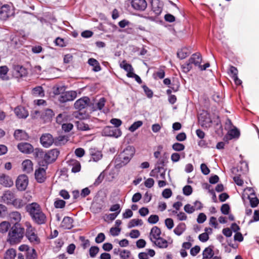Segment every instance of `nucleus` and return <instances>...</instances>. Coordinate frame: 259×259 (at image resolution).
Segmentation results:
<instances>
[{
    "label": "nucleus",
    "instance_id": "1",
    "mask_svg": "<svg viewBox=\"0 0 259 259\" xmlns=\"http://www.w3.org/2000/svg\"><path fill=\"white\" fill-rule=\"evenodd\" d=\"M26 210L29 213L32 221L37 225L46 223L47 218L42 211L40 206L36 202H32L26 206Z\"/></svg>",
    "mask_w": 259,
    "mask_h": 259
},
{
    "label": "nucleus",
    "instance_id": "2",
    "mask_svg": "<svg viewBox=\"0 0 259 259\" xmlns=\"http://www.w3.org/2000/svg\"><path fill=\"white\" fill-rule=\"evenodd\" d=\"M135 153L134 147L127 146L114 159L115 166L116 168H120L126 165L134 156Z\"/></svg>",
    "mask_w": 259,
    "mask_h": 259
},
{
    "label": "nucleus",
    "instance_id": "3",
    "mask_svg": "<svg viewBox=\"0 0 259 259\" xmlns=\"http://www.w3.org/2000/svg\"><path fill=\"white\" fill-rule=\"evenodd\" d=\"M24 230L23 228H12L9 232L7 241L11 245H15L20 243L24 236Z\"/></svg>",
    "mask_w": 259,
    "mask_h": 259
},
{
    "label": "nucleus",
    "instance_id": "4",
    "mask_svg": "<svg viewBox=\"0 0 259 259\" xmlns=\"http://www.w3.org/2000/svg\"><path fill=\"white\" fill-rule=\"evenodd\" d=\"M26 227L25 235L30 243L33 244H38L40 243V239L38 237L36 229L29 222H26L24 224Z\"/></svg>",
    "mask_w": 259,
    "mask_h": 259
},
{
    "label": "nucleus",
    "instance_id": "5",
    "mask_svg": "<svg viewBox=\"0 0 259 259\" xmlns=\"http://www.w3.org/2000/svg\"><path fill=\"white\" fill-rule=\"evenodd\" d=\"M121 131L119 128H115L112 126L105 127L102 132V134L104 136L113 137L117 138L121 136Z\"/></svg>",
    "mask_w": 259,
    "mask_h": 259
},
{
    "label": "nucleus",
    "instance_id": "6",
    "mask_svg": "<svg viewBox=\"0 0 259 259\" xmlns=\"http://www.w3.org/2000/svg\"><path fill=\"white\" fill-rule=\"evenodd\" d=\"M76 97L77 93L76 91H70L61 93L58 100L61 103H65L74 100Z\"/></svg>",
    "mask_w": 259,
    "mask_h": 259
},
{
    "label": "nucleus",
    "instance_id": "7",
    "mask_svg": "<svg viewBox=\"0 0 259 259\" xmlns=\"http://www.w3.org/2000/svg\"><path fill=\"white\" fill-rule=\"evenodd\" d=\"M28 184V179L27 176L22 175L19 176L16 182V186L17 189L19 191L25 190Z\"/></svg>",
    "mask_w": 259,
    "mask_h": 259
},
{
    "label": "nucleus",
    "instance_id": "8",
    "mask_svg": "<svg viewBox=\"0 0 259 259\" xmlns=\"http://www.w3.org/2000/svg\"><path fill=\"white\" fill-rule=\"evenodd\" d=\"M14 12L13 9L8 5L1 6L0 7V19L5 20L10 16L13 15Z\"/></svg>",
    "mask_w": 259,
    "mask_h": 259
},
{
    "label": "nucleus",
    "instance_id": "9",
    "mask_svg": "<svg viewBox=\"0 0 259 259\" xmlns=\"http://www.w3.org/2000/svg\"><path fill=\"white\" fill-rule=\"evenodd\" d=\"M59 154V151L57 149H54L46 153L44 159L46 163H50L56 160Z\"/></svg>",
    "mask_w": 259,
    "mask_h": 259
},
{
    "label": "nucleus",
    "instance_id": "10",
    "mask_svg": "<svg viewBox=\"0 0 259 259\" xmlns=\"http://www.w3.org/2000/svg\"><path fill=\"white\" fill-rule=\"evenodd\" d=\"M43 167H39L35 171V178L37 182L39 183H43L46 179V169L47 165H43Z\"/></svg>",
    "mask_w": 259,
    "mask_h": 259
},
{
    "label": "nucleus",
    "instance_id": "11",
    "mask_svg": "<svg viewBox=\"0 0 259 259\" xmlns=\"http://www.w3.org/2000/svg\"><path fill=\"white\" fill-rule=\"evenodd\" d=\"M198 121L199 124L204 127H210L211 124V120L209 115L206 112H203L198 115Z\"/></svg>",
    "mask_w": 259,
    "mask_h": 259
},
{
    "label": "nucleus",
    "instance_id": "12",
    "mask_svg": "<svg viewBox=\"0 0 259 259\" xmlns=\"http://www.w3.org/2000/svg\"><path fill=\"white\" fill-rule=\"evenodd\" d=\"M248 170V164L245 161H240L239 164L236 167L232 169V172L235 175L240 176L241 174L247 172Z\"/></svg>",
    "mask_w": 259,
    "mask_h": 259
},
{
    "label": "nucleus",
    "instance_id": "13",
    "mask_svg": "<svg viewBox=\"0 0 259 259\" xmlns=\"http://www.w3.org/2000/svg\"><path fill=\"white\" fill-rule=\"evenodd\" d=\"M90 100L88 97H83L78 99L74 103V108L76 109L81 110L87 106L90 107Z\"/></svg>",
    "mask_w": 259,
    "mask_h": 259
},
{
    "label": "nucleus",
    "instance_id": "14",
    "mask_svg": "<svg viewBox=\"0 0 259 259\" xmlns=\"http://www.w3.org/2000/svg\"><path fill=\"white\" fill-rule=\"evenodd\" d=\"M131 5L134 10L139 11H144L147 6L145 0H131Z\"/></svg>",
    "mask_w": 259,
    "mask_h": 259
},
{
    "label": "nucleus",
    "instance_id": "15",
    "mask_svg": "<svg viewBox=\"0 0 259 259\" xmlns=\"http://www.w3.org/2000/svg\"><path fill=\"white\" fill-rule=\"evenodd\" d=\"M150 176L157 179L164 180L165 179V171L162 166H157L151 171Z\"/></svg>",
    "mask_w": 259,
    "mask_h": 259
},
{
    "label": "nucleus",
    "instance_id": "16",
    "mask_svg": "<svg viewBox=\"0 0 259 259\" xmlns=\"http://www.w3.org/2000/svg\"><path fill=\"white\" fill-rule=\"evenodd\" d=\"M41 145L46 148H48L54 143V139L50 134H43L40 138Z\"/></svg>",
    "mask_w": 259,
    "mask_h": 259
},
{
    "label": "nucleus",
    "instance_id": "17",
    "mask_svg": "<svg viewBox=\"0 0 259 259\" xmlns=\"http://www.w3.org/2000/svg\"><path fill=\"white\" fill-rule=\"evenodd\" d=\"M15 197V194L12 191L10 190H7L5 191L3 193L2 196V200L4 203L8 205H11Z\"/></svg>",
    "mask_w": 259,
    "mask_h": 259
},
{
    "label": "nucleus",
    "instance_id": "18",
    "mask_svg": "<svg viewBox=\"0 0 259 259\" xmlns=\"http://www.w3.org/2000/svg\"><path fill=\"white\" fill-rule=\"evenodd\" d=\"M14 75L16 77L25 76L27 74V69L22 65H14L13 66Z\"/></svg>",
    "mask_w": 259,
    "mask_h": 259
},
{
    "label": "nucleus",
    "instance_id": "19",
    "mask_svg": "<svg viewBox=\"0 0 259 259\" xmlns=\"http://www.w3.org/2000/svg\"><path fill=\"white\" fill-rule=\"evenodd\" d=\"M17 147L21 152L25 154L31 153L33 151V146L28 143L22 142L19 143Z\"/></svg>",
    "mask_w": 259,
    "mask_h": 259
},
{
    "label": "nucleus",
    "instance_id": "20",
    "mask_svg": "<svg viewBox=\"0 0 259 259\" xmlns=\"http://www.w3.org/2000/svg\"><path fill=\"white\" fill-rule=\"evenodd\" d=\"M239 136V131L235 127L228 131V134L224 138V140L225 142H228L229 140H232L233 139L238 138Z\"/></svg>",
    "mask_w": 259,
    "mask_h": 259
},
{
    "label": "nucleus",
    "instance_id": "21",
    "mask_svg": "<svg viewBox=\"0 0 259 259\" xmlns=\"http://www.w3.org/2000/svg\"><path fill=\"white\" fill-rule=\"evenodd\" d=\"M14 112L19 118H26L29 115L28 111L21 106L16 107L14 109Z\"/></svg>",
    "mask_w": 259,
    "mask_h": 259
},
{
    "label": "nucleus",
    "instance_id": "22",
    "mask_svg": "<svg viewBox=\"0 0 259 259\" xmlns=\"http://www.w3.org/2000/svg\"><path fill=\"white\" fill-rule=\"evenodd\" d=\"M105 99L104 98H101L97 102H94V103L91 102L90 107L93 111H96L98 110H101L105 106Z\"/></svg>",
    "mask_w": 259,
    "mask_h": 259
},
{
    "label": "nucleus",
    "instance_id": "23",
    "mask_svg": "<svg viewBox=\"0 0 259 259\" xmlns=\"http://www.w3.org/2000/svg\"><path fill=\"white\" fill-rule=\"evenodd\" d=\"M0 184L6 187H11L13 185V181L9 176L2 174L0 176Z\"/></svg>",
    "mask_w": 259,
    "mask_h": 259
},
{
    "label": "nucleus",
    "instance_id": "24",
    "mask_svg": "<svg viewBox=\"0 0 259 259\" xmlns=\"http://www.w3.org/2000/svg\"><path fill=\"white\" fill-rule=\"evenodd\" d=\"M151 6L152 11L156 15L160 14L162 11V4L159 0H152Z\"/></svg>",
    "mask_w": 259,
    "mask_h": 259
},
{
    "label": "nucleus",
    "instance_id": "25",
    "mask_svg": "<svg viewBox=\"0 0 259 259\" xmlns=\"http://www.w3.org/2000/svg\"><path fill=\"white\" fill-rule=\"evenodd\" d=\"M21 218V213L17 211H12L9 214V220L15 225L20 222Z\"/></svg>",
    "mask_w": 259,
    "mask_h": 259
},
{
    "label": "nucleus",
    "instance_id": "26",
    "mask_svg": "<svg viewBox=\"0 0 259 259\" xmlns=\"http://www.w3.org/2000/svg\"><path fill=\"white\" fill-rule=\"evenodd\" d=\"M188 62L192 66L194 64L199 67L202 62L201 56L199 54H194L189 59Z\"/></svg>",
    "mask_w": 259,
    "mask_h": 259
},
{
    "label": "nucleus",
    "instance_id": "27",
    "mask_svg": "<svg viewBox=\"0 0 259 259\" xmlns=\"http://www.w3.org/2000/svg\"><path fill=\"white\" fill-rule=\"evenodd\" d=\"M73 219L69 217L64 218L61 224V227L64 229H70L73 227Z\"/></svg>",
    "mask_w": 259,
    "mask_h": 259
},
{
    "label": "nucleus",
    "instance_id": "28",
    "mask_svg": "<svg viewBox=\"0 0 259 259\" xmlns=\"http://www.w3.org/2000/svg\"><path fill=\"white\" fill-rule=\"evenodd\" d=\"M22 167L23 171L26 173H30L33 170V164L29 159H26L22 163Z\"/></svg>",
    "mask_w": 259,
    "mask_h": 259
},
{
    "label": "nucleus",
    "instance_id": "29",
    "mask_svg": "<svg viewBox=\"0 0 259 259\" xmlns=\"http://www.w3.org/2000/svg\"><path fill=\"white\" fill-rule=\"evenodd\" d=\"M156 246L160 248H166L168 246V242L165 239L159 237L152 241Z\"/></svg>",
    "mask_w": 259,
    "mask_h": 259
},
{
    "label": "nucleus",
    "instance_id": "30",
    "mask_svg": "<svg viewBox=\"0 0 259 259\" xmlns=\"http://www.w3.org/2000/svg\"><path fill=\"white\" fill-rule=\"evenodd\" d=\"M90 153L91 155L92 160L95 162L99 161L102 157L101 152L96 150L95 148L90 149Z\"/></svg>",
    "mask_w": 259,
    "mask_h": 259
},
{
    "label": "nucleus",
    "instance_id": "31",
    "mask_svg": "<svg viewBox=\"0 0 259 259\" xmlns=\"http://www.w3.org/2000/svg\"><path fill=\"white\" fill-rule=\"evenodd\" d=\"M161 234V231L159 228L156 226L153 227L151 230L150 233V239L151 241L154 240L159 237H160V235Z\"/></svg>",
    "mask_w": 259,
    "mask_h": 259
},
{
    "label": "nucleus",
    "instance_id": "32",
    "mask_svg": "<svg viewBox=\"0 0 259 259\" xmlns=\"http://www.w3.org/2000/svg\"><path fill=\"white\" fill-rule=\"evenodd\" d=\"M88 63L90 65L92 66L93 70L95 72H98L101 70V67L98 61L94 58H90Z\"/></svg>",
    "mask_w": 259,
    "mask_h": 259
},
{
    "label": "nucleus",
    "instance_id": "33",
    "mask_svg": "<svg viewBox=\"0 0 259 259\" xmlns=\"http://www.w3.org/2000/svg\"><path fill=\"white\" fill-rule=\"evenodd\" d=\"M186 226L185 223H181L174 230L175 234L178 236L181 235L185 231Z\"/></svg>",
    "mask_w": 259,
    "mask_h": 259
},
{
    "label": "nucleus",
    "instance_id": "34",
    "mask_svg": "<svg viewBox=\"0 0 259 259\" xmlns=\"http://www.w3.org/2000/svg\"><path fill=\"white\" fill-rule=\"evenodd\" d=\"M14 135L15 139L17 140H24L28 137L27 134L24 131L21 130L15 131Z\"/></svg>",
    "mask_w": 259,
    "mask_h": 259
},
{
    "label": "nucleus",
    "instance_id": "35",
    "mask_svg": "<svg viewBox=\"0 0 259 259\" xmlns=\"http://www.w3.org/2000/svg\"><path fill=\"white\" fill-rule=\"evenodd\" d=\"M202 259H210L213 257V252L211 247L208 246L205 248L203 251Z\"/></svg>",
    "mask_w": 259,
    "mask_h": 259
},
{
    "label": "nucleus",
    "instance_id": "36",
    "mask_svg": "<svg viewBox=\"0 0 259 259\" xmlns=\"http://www.w3.org/2000/svg\"><path fill=\"white\" fill-rule=\"evenodd\" d=\"M53 115V110L50 109H46L41 114L42 118L45 121H50Z\"/></svg>",
    "mask_w": 259,
    "mask_h": 259
},
{
    "label": "nucleus",
    "instance_id": "37",
    "mask_svg": "<svg viewBox=\"0 0 259 259\" xmlns=\"http://www.w3.org/2000/svg\"><path fill=\"white\" fill-rule=\"evenodd\" d=\"M68 141V137L65 135H61L54 139V143L56 146L64 144Z\"/></svg>",
    "mask_w": 259,
    "mask_h": 259
},
{
    "label": "nucleus",
    "instance_id": "38",
    "mask_svg": "<svg viewBox=\"0 0 259 259\" xmlns=\"http://www.w3.org/2000/svg\"><path fill=\"white\" fill-rule=\"evenodd\" d=\"M26 204V202L23 201V199L21 198H16L15 197L13 203H12L11 205H12L16 208H20L24 206Z\"/></svg>",
    "mask_w": 259,
    "mask_h": 259
},
{
    "label": "nucleus",
    "instance_id": "39",
    "mask_svg": "<svg viewBox=\"0 0 259 259\" xmlns=\"http://www.w3.org/2000/svg\"><path fill=\"white\" fill-rule=\"evenodd\" d=\"M32 94L35 96L44 97V91L40 86H37L32 90Z\"/></svg>",
    "mask_w": 259,
    "mask_h": 259
},
{
    "label": "nucleus",
    "instance_id": "40",
    "mask_svg": "<svg viewBox=\"0 0 259 259\" xmlns=\"http://www.w3.org/2000/svg\"><path fill=\"white\" fill-rule=\"evenodd\" d=\"M16 256V251L13 248L7 250L5 254V259H15Z\"/></svg>",
    "mask_w": 259,
    "mask_h": 259
},
{
    "label": "nucleus",
    "instance_id": "41",
    "mask_svg": "<svg viewBox=\"0 0 259 259\" xmlns=\"http://www.w3.org/2000/svg\"><path fill=\"white\" fill-rule=\"evenodd\" d=\"M11 226L10 223L8 221H3L0 223V233L2 234L8 232Z\"/></svg>",
    "mask_w": 259,
    "mask_h": 259
},
{
    "label": "nucleus",
    "instance_id": "42",
    "mask_svg": "<svg viewBox=\"0 0 259 259\" xmlns=\"http://www.w3.org/2000/svg\"><path fill=\"white\" fill-rule=\"evenodd\" d=\"M255 195V192L254 190L250 187H247L244 190V193L242 194V198L244 199L245 198H248Z\"/></svg>",
    "mask_w": 259,
    "mask_h": 259
},
{
    "label": "nucleus",
    "instance_id": "43",
    "mask_svg": "<svg viewBox=\"0 0 259 259\" xmlns=\"http://www.w3.org/2000/svg\"><path fill=\"white\" fill-rule=\"evenodd\" d=\"M119 256L121 259H134L131 252L128 250H122L120 252Z\"/></svg>",
    "mask_w": 259,
    "mask_h": 259
},
{
    "label": "nucleus",
    "instance_id": "44",
    "mask_svg": "<svg viewBox=\"0 0 259 259\" xmlns=\"http://www.w3.org/2000/svg\"><path fill=\"white\" fill-rule=\"evenodd\" d=\"M9 71V69L6 66H3L0 67V78L3 80H7L8 77L7 76V73Z\"/></svg>",
    "mask_w": 259,
    "mask_h": 259
},
{
    "label": "nucleus",
    "instance_id": "45",
    "mask_svg": "<svg viewBox=\"0 0 259 259\" xmlns=\"http://www.w3.org/2000/svg\"><path fill=\"white\" fill-rule=\"evenodd\" d=\"M120 67L124 69L127 73L130 71H134L132 66L126 62L125 60H123L120 64Z\"/></svg>",
    "mask_w": 259,
    "mask_h": 259
},
{
    "label": "nucleus",
    "instance_id": "46",
    "mask_svg": "<svg viewBox=\"0 0 259 259\" xmlns=\"http://www.w3.org/2000/svg\"><path fill=\"white\" fill-rule=\"evenodd\" d=\"M143 224V221L142 220L140 219H133L131 220L128 225L127 227L128 228H132L133 227L138 226H141Z\"/></svg>",
    "mask_w": 259,
    "mask_h": 259
},
{
    "label": "nucleus",
    "instance_id": "47",
    "mask_svg": "<svg viewBox=\"0 0 259 259\" xmlns=\"http://www.w3.org/2000/svg\"><path fill=\"white\" fill-rule=\"evenodd\" d=\"M189 53L186 48H183L179 50L177 53L178 58L181 59H184L188 56Z\"/></svg>",
    "mask_w": 259,
    "mask_h": 259
},
{
    "label": "nucleus",
    "instance_id": "48",
    "mask_svg": "<svg viewBox=\"0 0 259 259\" xmlns=\"http://www.w3.org/2000/svg\"><path fill=\"white\" fill-rule=\"evenodd\" d=\"M37 254L34 249H29L26 254V259H36Z\"/></svg>",
    "mask_w": 259,
    "mask_h": 259
},
{
    "label": "nucleus",
    "instance_id": "49",
    "mask_svg": "<svg viewBox=\"0 0 259 259\" xmlns=\"http://www.w3.org/2000/svg\"><path fill=\"white\" fill-rule=\"evenodd\" d=\"M71 164L73 165L72 168V171L73 172H77L80 170V164L77 160H72L71 162Z\"/></svg>",
    "mask_w": 259,
    "mask_h": 259
},
{
    "label": "nucleus",
    "instance_id": "50",
    "mask_svg": "<svg viewBox=\"0 0 259 259\" xmlns=\"http://www.w3.org/2000/svg\"><path fill=\"white\" fill-rule=\"evenodd\" d=\"M143 124V122L142 121H137L133 123L131 126L129 127L128 130L131 132H134L140 127H141Z\"/></svg>",
    "mask_w": 259,
    "mask_h": 259
},
{
    "label": "nucleus",
    "instance_id": "51",
    "mask_svg": "<svg viewBox=\"0 0 259 259\" xmlns=\"http://www.w3.org/2000/svg\"><path fill=\"white\" fill-rule=\"evenodd\" d=\"M77 128L81 131H88L90 130L88 124L84 123L82 121L76 122Z\"/></svg>",
    "mask_w": 259,
    "mask_h": 259
},
{
    "label": "nucleus",
    "instance_id": "52",
    "mask_svg": "<svg viewBox=\"0 0 259 259\" xmlns=\"http://www.w3.org/2000/svg\"><path fill=\"white\" fill-rule=\"evenodd\" d=\"M249 200L250 205L252 207H255L259 203V200L255 196V194L252 196H250V197L248 198Z\"/></svg>",
    "mask_w": 259,
    "mask_h": 259
},
{
    "label": "nucleus",
    "instance_id": "53",
    "mask_svg": "<svg viewBox=\"0 0 259 259\" xmlns=\"http://www.w3.org/2000/svg\"><path fill=\"white\" fill-rule=\"evenodd\" d=\"M67 114L66 113L59 114L56 117V121L59 124H62L67 120Z\"/></svg>",
    "mask_w": 259,
    "mask_h": 259
},
{
    "label": "nucleus",
    "instance_id": "54",
    "mask_svg": "<svg viewBox=\"0 0 259 259\" xmlns=\"http://www.w3.org/2000/svg\"><path fill=\"white\" fill-rule=\"evenodd\" d=\"M66 202L64 200L56 199L54 202V206L56 208H63L65 206Z\"/></svg>",
    "mask_w": 259,
    "mask_h": 259
},
{
    "label": "nucleus",
    "instance_id": "55",
    "mask_svg": "<svg viewBox=\"0 0 259 259\" xmlns=\"http://www.w3.org/2000/svg\"><path fill=\"white\" fill-rule=\"evenodd\" d=\"M99 248L97 246H92L89 250L90 255L91 257H94L99 252Z\"/></svg>",
    "mask_w": 259,
    "mask_h": 259
},
{
    "label": "nucleus",
    "instance_id": "56",
    "mask_svg": "<svg viewBox=\"0 0 259 259\" xmlns=\"http://www.w3.org/2000/svg\"><path fill=\"white\" fill-rule=\"evenodd\" d=\"M184 210L187 213L191 214L195 211V208L191 204H187L184 206Z\"/></svg>",
    "mask_w": 259,
    "mask_h": 259
},
{
    "label": "nucleus",
    "instance_id": "57",
    "mask_svg": "<svg viewBox=\"0 0 259 259\" xmlns=\"http://www.w3.org/2000/svg\"><path fill=\"white\" fill-rule=\"evenodd\" d=\"M172 149L176 151H181L185 149V146L181 143H176L172 145Z\"/></svg>",
    "mask_w": 259,
    "mask_h": 259
},
{
    "label": "nucleus",
    "instance_id": "58",
    "mask_svg": "<svg viewBox=\"0 0 259 259\" xmlns=\"http://www.w3.org/2000/svg\"><path fill=\"white\" fill-rule=\"evenodd\" d=\"M158 221H159V217L157 215H155V214L151 215L148 219V223L151 224H156V223H157L158 222Z\"/></svg>",
    "mask_w": 259,
    "mask_h": 259
},
{
    "label": "nucleus",
    "instance_id": "59",
    "mask_svg": "<svg viewBox=\"0 0 259 259\" xmlns=\"http://www.w3.org/2000/svg\"><path fill=\"white\" fill-rule=\"evenodd\" d=\"M183 192L184 195L189 196L192 193V188L190 185H186L183 188Z\"/></svg>",
    "mask_w": 259,
    "mask_h": 259
},
{
    "label": "nucleus",
    "instance_id": "60",
    "mask_svg": "<svg viewBox=\"0 0 259 259\" xmlns=\"http://www.w3.org/2000/svg\"><path fill=\"white\" fill-rule=\"evenodd\" d=\"M54 42L56 46L60 47H64L66 46V44L64 41V40L61 37H58L56 38Z\"/></svg>",
    "mask_w": 259,
    "mask_h": 259
},
{
    "label": "nucleus",
    "instance_id": "61",
    "mask_svg": "<svg viewBox=\"0 0 259 259\" xmlns=\"http://www.w3.org/2000/svg\"><path fill=\"white\" fill-rule=\"evenodd\" d=\"M80 240L82 242V246L83 249H86L90 246V242L89 240L85 239V238L83 236L80 237Z\"/></svg>",
    "mask_w": 259,
    "mask_h": 259
},
{
    "label": "nucleus",
    "instance_id": "62",
    "mask_svg": "<svg viewBox=\"0 0 259 259\" xmlns=\"http://www.w3.org/2000/svg\"><path fill=\"white\" fill-rule=\"evenodd\" d=\"M73 127V125L71 123H62V128L65 132H69L70 131Z\"/></svg>",
    "mask_w": 259,
    "mask_h": 259
},
{
    "label": "nucleus",
    "instance_id": "63",
    "mask_svg": "<svg viewBox=\"0 0 259 259\" xmlns=\"http://www.w3.org/2000/svg\"><path fill=\"white\" fill-rule=\"evenodd\" d=\"M105 239V236L104 233H100L98 234L95 238V241L97 243H101L103 242Z\"/></svg>",
    "mask_w": 259,
    "mask_h": 259
},
{
    "label": "nucleus",
    "instance_id": "64",
    "mask_svg": "<svg viewBox=\"0 0 259 259\" xmlns=\"http://www.w3.org/2000/svg\"><path fill=\"white\" fill-rule=\"evenodd\" d=\"M221 210L224 214H228L230 211V206L228 204H224L222 205Z\"/></svg>",
    "mask_w": 259,
    "mask_h": 259
}]
</instances>
